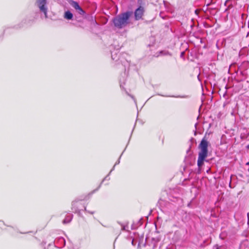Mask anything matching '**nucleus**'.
<instances>
[{"label": "nucleus", "instance_id": "obj_23", "mask_svg": "<svg viewBox=\"0 0 249 249\" xmlns=\"http://www.w3.org/2000/svg\"><path fill=\"white\" fill-rule=\"evenodd\" d=\"M111 57L113 60H115L116 59V57L114 56V55L112 53L111 54Z\"/></svg>", "mask_w": 249, "mask_h": 249}, {"label": "nucleus", "instance_id": "obj_2", "mask_svg": "<svg viewBox=\"0 0 249 249\" xmlns=\"http://www.w3.org/2000/svg\"><path fill=\"white\" fill-rule=\"evenodd\" d=\"M208 142L204 137L201 141L198 146L200 150L198 153V157L197 164L199 170H200L201 168L203 165L204 161L208 156Z\"/></svg>", "mask_w": 249, "mask_h": 249}, {"label": "nucleus", "instance_id": "obj_5", "mask_svg": "<svg viewBox=\"0 0 249 249\" xmlns=\"http://www.w3.org/2000/svg\"><path fill=\"white\" fill-rule=\"evenodd\" d=\"M144 12L143 7L140 6L134 11V18L136 20H139L142 18Z\"/></svg>", "mask_w": 249, "mask_h": 249}, {"label": "nucleus", "instance_id": "obj_27", "mask_svg": "<svg viewBox=\"0 0 249 249\" xmlns=\"http://www.w3.org/2000/svg\"><path fill=\"white\" fill-rule=\"evenodd\" d=\"M248 218H249V213H248Z\"/></svg>", "mask_w": 249, "mask_h": 249}, {"label": "nucleus", "instance_id": "obj_28", "mask_svg": "<svg viewBox=\"0 0 249 249\" xmlns=\"http://www.w3.org/2000/svg\"><path fill=\"white\" fill-rule=\"evenodd\" d=\"M20 233H24L23 232H20ZM26 232H25L24 233H26Z\"/></svg>", "mask_w": 249, "mask_h": 249}, {"label": "nucleus", "instance_id": "obj_18", "mask_svg": "<svg viewBox=\"0 0 249 249\" xmlns=\"http://www.w3.org/2000/svg\"><path fill=\"white\" fill-rule=\"evenodd\" d=\"M84 211L85 212H88V213H90V214H93L94 213V211H89V210H87V208L86 206H84Z\"/></svg>", "mask_w": 249, "mask_h": 249}, {"label": "nucleus", "instance_id": "obj_9", "mask_svg": "<svg viewBox=\"0 0 249 249\" xmlns=\"http://www.w3.org/2000/svg\"><path fill=\"white\" fill-rule=\"evenodd\" d=\"M232 0H227L225 2V5L227 6V8L226 9L225 11L229 10L231 8L233 7L232 3H231Z\"/></svg>", "mask_w": 249, "mask_h": 249}, {"label": "nucleus", "instance_id": "obj_10", "mask_svg": "<svg viewBox=\"0 0 249 249\" xmlns=\"http://www.w3.org/2000/svg\"><path fill=\"white\" fill-rule=\"evenodd\" d=\"M64 18L68 20L71 19L73 18V14L69 11L65 12Z\"/></svg>", "mask_w": 249, "mask_h": 249}, {"label": "nucleus", "instance_id": "obj_13", "mask_svg": "<svg viewBox=\"0 0 249 249\" xmlns=\"http://www.w3.org/2000/svg\"><path fill=\"white\" fill-rule=\"evenodd\" d=\"M159 53L160 54L162 55L172 56V53L167 51H161Z\"/></svg>", "mask_w": 249, "mask_h": 249}, {"label": "nucleus", "instance_id": "obj_12", "mask_svg": "<svg viewBox=\"0 0 249 249\" xmlns=\"http://www.w3.org/2000/svg\"><path fill=\"white\" fill-rule=\"evenodd\" d=\"M71 6L76 10L79 9L80 7V5H79L78 3L75 1H72L71 3Z\"/></svg>", "mask_w": 249, "mask_h": 249}, {"label": "nucleus", "instance_id": "obj_16", "mask_svg": "<svg viewBox=\"0 0 249 249\" xmlns=\"http://www.w3.org/2000/svg\"><path fill=\"white\" fill-rule=\"evenodd\" d=\"M78 11V13L81 15H83L85 14V12L84 10L80 7L79 9L77 10Z\"/></svg>", "mask_w": 249, "mask_h": 249}, {"label": "nucleus", "instance_id": "obj_3", "mask_svg": "<svg viewBox=\"0 0 249 249\" xmlns=\"http://www.w3.org/2000/svg\"><path fill=\"white\" fill-rule=\"evenodd\" d=\"M36 4L38 7L40 11L44 14L45 18H47V0H36Z\"/></svg>", "mask_w": 249, "mask_h": 249}, {"label": "nucleus", "instance_id": "obj_25", "mask_svg": "<svg viewBox=\"0 0 249 249\" xmlns=\"http://www.w3.org/2000/svg\"><path fill=\"white\" fill-rule=\"evenodd\" d=\"M246 148H247V149H249V144H248V145L246 146Z\"/></svg>", "mask_w": 249, "mask_h": 249}, {"label": "nucleus", "instance_id": "obj_1", "mask_svg": "<svg viewBox=\"0 0 249 249\" xmlns=\"http://www.w3.org/2000/svg\"><path fill=\"white\" fill-rule=\"evenodd\" d=\"M132 14L131 11H126L116 16L112 19L114 26L119 29L125 27L129 23V18Z\"/></svg>", "mask_w": 249, "mask_h": 249}, {"label": "nucleus", "instance_id": "obj_15", "mask_svg": "<svg viewBox=\"0 0 249 249\" xmlns=\"http://www.w3.org/2000/svg\"><path fill=\"white\" fill-rule=\"evenodd\" d=\"M123 152L122 153V154L121 155V156H120L119 159L116 162L115 164H114V166L113 167V168H112V169L110 171V172H111L113 170H114V168H115V166L117 165V164H119L120 163V159H121V156L122 155Z\"/></svg>", "mask_w": 249, "mask_h": 249}, {"label": "nucleus", "instance_id": "obj_17", "mask_svg": "<svg viewBox=\"0 0 249 249\" xmlns=\"http://www.w3.org/2000/svg\"><path fill=\"white\" fill-rule=\"evenodd\" d=\"M160 95V96H164V95H161V94H159ZM165 97H176V98H186L187 96H165Z\"/></svg>", "mask_w": 249, "mask_h": 249}, {"label": "nucleus", "instance_id": "obj_8", "mask_svg": "<svg viewBox=\"0 0 249 249\" xmlns=\"http://www.w3.org/2000/svg\"><path fill=\"white\" fill-rule=\"evenodd\" d=\"M72 217H73L72 214H71V213L67 214L66 215V216H65V218H64V219L63 220V224H68V223H70L71 221Z\"/></svg>", "mask_w": 249, "mask_h": 249}, {"label": "nucleus", "instance_id": "obj_4", "mask_svg": "<svg viewBox=\"0 0 249 249\" xmlns=\"http://www.w3.org/2000/svg\"><path fill=\"white\" fill-rule=\"evenodd\" d=\"M34 22V19L30 17H27L23 19L21 23L17 25L16 28H21L25 26H31Z\"/></svg>", "mask_w": 249, "mask_h": 249}, {"label": "nucleus", "instance_id": "obj_26", "mask_svg": "<svg viewBox=\"0 0 249 249\" xmlns=\"http://www.w3.org/2000/svg\"><path fill=\"white\" fill-rule=\"evenodd\" d=\"M210 5V3H208L207 4L206 7H208Z\"/></svg>", "mask_w": 249, "mask_h": 249}, {"label": "nucleus", "instance_id": "obj_11", "mask_svg": "<svg viewBox=\"0 0 249 249\" xmlns=\"http://www.w3.org/2000/svg\"><path fill=\"white\" fill-rule=\"evenodd\" d=\"M124 76L123 78H120V88L122 89H124L123 85H124L125 84V79L124 78V76H125V72L124 73Z\"/></svg>", "mask_w": 249, "mask_h": 249}, {"label": "nucleus", "instance_id": "obj_14", "mask_svg": "<svg viewBox=\"0 0 249 249\" xmlns=\"http://www.w3.org/2000/svg\"><path fill=\"white\" fill-rule=\"evenodd\" d=\"M110 173H111V172H110L109 173V174H108V175H107V176H106V177L103 179V180H102V182L101 183V184H100V185L99 186L98 188H97L96 190H94L93 191V192H92V193L95 192V191H96L97 190H98L99 189V188L101 187V184L102 183V182H103L104 180H106V179H107V180H109V179H110V178H109V175H110Z\"/></svg>", "mask_w": 249, "mask_h": 249}, {"label": "nucleus", "instance_id": "obj_20", "mask_svg": "<svg viewBox=\"0 0 249 249\" xmlns=\"http://www.w3.org/2000/svg\"><path fill=\"white\" fill-rule=\"evenodd\" d=\"M126 93L128 96H130V97H131L133 100H135L134 96H132V95H130V94H129V93H128L126 91Z\"/></svg>", "mask_w": 249, "mask_h": 249}, {"label": "nucleus", "instance_id": "obj_7", "mask_svg": "<svg viewBox=\"0 0 249 249\" xmlns=\"http://www.w3.org/2000/svg\"><path fill=\"white\" fill-rule=\"evenodd\" d=\"M79 204L78 201L75 200L72 201L71 203V210L73 212L80 214L81 210L79 209Z\"/></svg>", "mask_w": 249, "mask_h": 249}, {"label": "nucleus", "instance_id": "obj_6", "mask_svg": "<svg viewBox=\"0 0 249 249\" xmlns=\"http://www.w3.org/2000/svg\"><path fill=\"white\" fill-rule=\"evenodd\" d=\"M54 244L55 247L58 248H62L65 246L66 241L63 237H60L55 239Z\"/></svg>", "mask_w": 249, "mask_h": 249}, {"label": "nucleus", "instance_id": "obj_19", "mask_svg": "<svg viewBox=\"0 0 249 249\" xmlns=\"http://www.w3.org/2000/svg\"><path fill=\"white\" fill-rule=\"evenodd\" d=\"M204 26L206 28H211L212 27V25H209V24H208L206 22L204 23Z\"/></svg>", "mask_w": 249, "mask_h": 249}, {"label": "nucleus", "instance_id": "obj_22", "mask_svg": "<svg viewBox=\"0 0 249 249\" xmlns=\"http://www.w3.org/2000/svg\"><path fill=\"white\" fill-rule=\"evenodd\" d=\"M185 54L184 52H182L180 53V57H183Z\"/></svg>", "mask_w": 249, "mask_h": 249}, {"label": "nucleus", "instance_id": "obj_24", "mask_svg": "<svg viewBox=\"0 0 249 249\" xmlns=\"http://www.w3.org/2000/svg\"><path fill=\"white\" fill-rule=\"evenodd\" d=\"M227 94V91H225V92H224V93L223 94V97H225V96Z\"/></svg>", "mask_w": 249, "mask_h": 249}, {"label": "nucleus", "instance_id": "obj_21", "mask_svg": "<svg viewBox=\"0 0 249 249\" xmlns=\"http://www.w3.org/2000/svg\"><path fill=\"white\" fill-rule=\"evenodd\" d=\"M121 226H122V230L125 231V226L123 225H121Z\"/></svg>", "mask_w": 249, "mask_h": 249}]
</instances>
